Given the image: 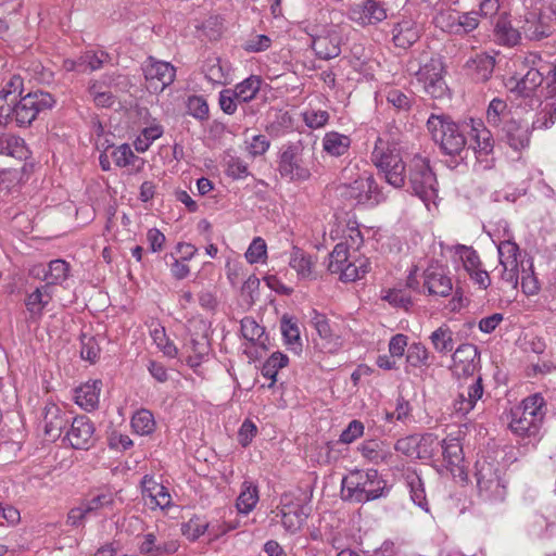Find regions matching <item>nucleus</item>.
I'll use <instances>...</instances> for the list:
<instances>
[{
  "instance_id": "nucleus-1",
  "label": "nucleus",
  "mask_w": 556,
  "mask_h": 556,
  "mask_svg": "<svg viewBox=\"0 0 556 556\" xmlns=\"http://www.w3.org/2000/svg\"><path fill=\"white\" fill-rule=\"evenodd\" d=\"M21 85V78L13 77L0 91V126L12 122L20 127L28 126L40 113L54 106L55 99L46 91L29 92L16 101L15 91Z\"/></svg>"
},
{
  "instance_id": "nucleus-2",
  "label": "nucleus",
  "mask_w": 556,
  "mask_h": 556,
  "mask_svg": "<svg viewBox=\"0 0 556 556\" xmlns=\"http://www.w3.org/2000/svg\"><path fill=\"white\" fill-rule=\"evenodd\" d=\"M387 492V482L375 469L353 470L342 480V498L351 503L374 501Z\"/></svg>"
},
{
  "instance_id": "nucleus-3",
  "label": "nucleus",
  "mask_w": 556,
  "mask_h": 556,
  "mask_svg": "<svg viewBox=\"0 0 556 556\" xmlns=\"http://www.w3.org/2000/svg\"><path fill=\"white\" fill-rule=\"evenodd\" d=\"M371 162L387 184L394 188L405 186V164L396 142L378 137L371 152Z\"/></svg>"
},
{
  "instance_id": "nucleus-4",
  "label": "nucleus",
  "mask_w": 556,
  "mask_h": 556,
  "mask_svg": "<svg viewBox=\"0 0 556 556\" xmlns=\"http://www.w3.org/2000/svg\"><path fill=\"white\" fill-rule=\"evenodd\" d=\"M545 417V401L539 394L526 397L511 413L509 427L521 439L529 442L538 441L540 429Z\"/></svg>"
},
{
  "instance_id": "nucleus-5",
  "label": "nucleus",
  "mask_w": 556,
  "mask_h": 556,
  "mask_svg": "<svg viewBox=\"0 0 556 556\" xmlns=\"http://www.w3.org/2000/svg\"><path fill=\"white\" fill-rule=\"evenodd\" d=\"M407 180L412 193L424 202L429 212L438 207V181L426 157L414 155L408 163Z\"/></svg>"
},
{
  "instance_id": "nucleus-6",
  "label": "nucleus",
  "mask_w": 556,
  "mask_h": 556,
  "mask_svg": "<svg viewBox=\"0 0 556 556\" xmlns=\"http://www.w3.org/2000/svg\"><path fill=\"white\" fill-rule=\"evenodd\" d=\"M328 270L343 282L362 279L370 269L369 260L356 251H350L346 243H338L329 254Z\"/></svg>"
},
{
  "instance_id": "nucleus-7",
  "label": "nucleus",
  "mask_w": 556,
  "mask_h": 556,
  "mask_svg": "<svg viewBox=\"0 0 556 556\" xmlns=\"http://www.w3.org/2000/svg\"><path fill=\"white\" fill-rule=\"evenodd\" d=\"M427 128L435 143L447 155H459L467 143L464 131L451 119L432 114L427 122Z\"/></svg>"
},
{
  "instance_id": "nucleus-8",
  "label": "nucleus",
  "mask_w": 556,
  "mask_h": 556,
  "mask_svg": "<svg viewBox=\"0 0 556 556\" xmlns=\"http://www.w3.org/2000/svg\"><path fill=\"white\" fill-rule=\"evenodd\" d=\"M309 513L311 507L305 498L293 492L281 494L278 506L273 510L275 519L290 533H296L302 529Z\"/></svg>"
},
{
  "instance_id": "nucleus-9",
  "label": "nucleus",
  "mask_w": 556,
  "mask_h": 556,
  "mask_svg": "<svg viewBox=\"0 0 556 556\" xmlns=\"http://www.w3.org/2000/svg\"><path fill=\"white\" fill-rule=\"evenodd\" d=\"M415 75L425 92L430 97L441 99L446 94L447 86L444 80V64L441 56L428 52L422 53Z\"/></svg>"
},
{
  "instance_id": "nucleus-10",
  "label": "nucleus",
  "mask_w": 556,
  "mask_h": 556,
  "mask_svg": "<svg viewBox=\"0 0 556 556\" xmlns=\"http://www.w3.org/2000/svg\"><path fill=\"white\" fill-rule=\"evenodd\" d=\"M341 195L356 204L374 206L383 200L374 176L367 172L357 173L351 182L342 185Z\"/></svg>"
},
{
  "instance_id": "nucleus-11",
  "label": "nucleus",
  "mask_w": 556,
  "mask_h": 556,
  "mask_svg": "<svg viewBox=\"0 0 556 556\" xmlns=\"http://www.w3.org/2000/svg\"><path fill=\"white\" fill-rule=\"evenodd\" d=\"M441 459L438 471L441 475H450L460 481L467 480V465L464 456L463 444L459 439L447 437L442 440ZM439 462V458L437 459Z\"/></svg>"
},
{
  "instance_id": "nucleus-12",
  "label": "nucleus",
  "mask_w": 556,
  "mask_h": 556,
  "mask_svg": "<svg viewBox=\"0 0 556 556\" xmlns=\"http://www.w3.org/2000/svg\"><path fill=\"white\" fill-rule=\"evenodd\" d=\"M476 478L479 493L490 501H503L506 496V485L494 464L479 460L476 464Z\"/></svg>"
},
{
  "instance_id": "nucleus-13",
  "label": "nucleus",
  "mask_w": 556,
  "mask_h": 556,
  "mask_svg": "<svg viewBox=\"0 0 556 556\" xmlns=\"http://www.w3.org/2000/svg\"><path fill=\"white\" fill-rule=\"evenodd\" d=\"M147 89L153 93L162 92L172 85L176 77V68L168 62L149 56L142 64Z\"/></svg>"
},
{
  "instance_id": "nucleus-14",
  "label": "nucleus",
  "mask_w": 556,
  "mask_h": 556,
  "mask_svg": "<svg viewBox=\"0 0 556 556\" xmlns=\"http://www.w3.org/2000/svg\"><path fill=\"white\" fill-rule=\"evenodd\" d=\"M500 264L503 267L502 279L513 288H517L519 282L520 266L525 261H520L518 245L510 240L501 241L497 245Z\"/></svg>"
},
{
  "instance_id": "nucleus-15",
  "label": "nucleus",
  "mask_w": 556,
  "mask_h": 556,
  "mask_svg": "<svg viewBox=\"0 0 556 556\" xmlns=\"http://www.w3.org/2000/svg\"><path fill=\"white\" fill-rule=\"evenodd\" d=\"M471 138L480 169H490L494 166V139L491 131L481 123L471 121Z\"/></svg>"
},
{
  "instance_id": "nucleus-16",
  "label": "nucleus",
  "mask_w": 556,
  "mask_h": 556,
  "mask_svg": "<svg viewBox=\"0 0 556 556\" xmlns=\"http://www.w3.org/2000/svg\"><path fill=\"white\" fill-rule=\"evenodd\" d=\"M517 24L529 40H541L552 33L551 16L544 14L540 9L527 12L517 20Z\"/></svg>"
},
{
  "instance_id": "nucleus-17",
  "label": "nucleus",
  "mask_w": 556,
  "mask_h": 556,
  "mask_svg": "<svg viewBox=\"0 0 556 556\" xmlns=\"http://www.w3.org/2000/svg\"><path fill=\"white\" fill-rule=\"evenodd\" d=\"M386 4L379 0H365L349 10V17L361 26L377 25L388 17Z\"/></svg>"
},
{
  "instance_id": "nucleus-18",
  "label": "nucleus",
  "mask_w": 556,
  "mask_h": 556,
  "mask_svg": "<svg viewBox=\"0 0 556 556\" xmlns=\"http://www.w3.org/2000/svg\"><path fill=\"white\" fill-rule=\"evenodd\" d=\"M424 287L430 295L448 296L453 290L447 268L439 263L430 264L424 273Z\"/></svg>"
},
{
  "instance_id": "nucleus-19",
  "label": "nucleus",
  "mask_w": 556,
  "mask_h": 556,
  "mask_svg": "<svg viewBox=\"0 0 556 556\" xmlns=\"http://www.w3.org/2000/svg\"><path fill=\"white\" fill-rule=\"evenodd\" d=\"M312 324L319 337L317 345L323 352L333 354L342 348L343 340L341 336L330 325L325 315L314 312Z\"/></svg>"
},
{
  "instance_id": "nucleus-20",
  "label": "nucleus",
  "mask_w": 556,
  "mask_h": 556,
  "mask_svg": "<svg viewBox=\"0 0 556 556\" xmlns=\"http://www.w3.org/2000/svg\"><path fill=\"white\" fill-rule=\"evenodd\" d=\"M480 355L478 348L471 343L460 344L453 354L454 372L470 377L479 369Z\"/></svg>"
},
{
  "instance_id": "nucleus-21",
  "label": "nucleus",
  "mask_w": 556,
  "mask_h": 556,
  "mask_svg": "<svg viewBox=\"0 0 556 556\" xmlns=\"http://www.w3.org/2000/svg\"><path fill=\"white\" fill-rule=\"evenodd\" d=\"M141 491L147 505L152 509H165L172 504V495L167 488L157 482L153 476L146 475L142 478Z\"/></svg>"
},
{
  "instance_id": "nucleus-22",
  "label": "nucleus",
  "mask_w": 556,
  "mask_h": 556,
  "mask_svg": "<svg viewBox=\"0 0 556 556\" xmlns=\"http://www.w3.org/2000/svg\"><path fill=\"white\" fill-rule=\"evenodd\" d=\"M94 427L87 416H77L73 419L66 439L76 450H88L93 440Z\"/></svg>"
},
{
  "instance_id": "nucleus-23",
  "label": "nucleus",
  "mask_w": 556,
  "mask_h": 556,
  "mask_svg": "<svg viewBox=\"0 0 556 556\" xmlns=\"http://www.w3.org/2000/svg\"><path fill=\"white\" fill-rule=\"evenodd\" d=\"M542 83L543 74L539 68H529L522 77H510L507 87L516 96L530 98V101L533 102L535 91Z\"/></svg>"
},
{
  "instance_id": "nucleus-24",
  "label": "nucleus",
  "mask_w": 556,
  "mask_h": 556,
  "mask_svg": "<svg viewBox=\"0 0 556 556\" xmlns=\"http://www.w3.org/2000/svg\"><path fill=\"white\" fill-rule=\"evenodd\" d=\"M482 395V379L481 377H477L458 392L457 397L453 402L454 413L459 416H466L475 408Z\"/></svg>"
},
{
  "instance_id": "nucleus-25",
  "label": "nucleus",
  "mask_w": 556,
  "mask_h": 556,
  "mask_svg": "<svg viewBox=\"0 0 556 556\" xmlns=\"http://www.w3.org/2000/svg\"><path fill=\"white\" fill-rule=\"evenodd\" d=\"M110 156L116 167L126 169L129 175L141 173L146 165V160L136 155L127 143L112 146Z\"/></svg>"
},
{
  "instance_id": "nucleus-26",
  "label": "nucleus",
  "mask_w": 556,
  "mask_h": 556,
  "mask_svg": "<svg viewBox=\"0 0 556 556\" xmlns=\"http://www.w3.org/2000/svg\"><path fill=\"white\" fill-rule=\"evenodd\" d=\"M68 418L64 408L55 403H47L42 413L43 431L52 440L58 439Z\"/></svg>"
},
{
  "instance_id": "nucleus-27",
  "label": "nucleus",
  "mask_w": 556,
  "mask_h": 556,
  "mask_svg": "<svg viewBox=\"0 0 556 556\" xmlns=\"http://www.w3.org/2000/svg\"><path fill=\"white\" fill-rule=\"evenodd\" d=\"M506 143L515 151L519 152L529 147L530 131L527 123H522L511 116L502 127Z\"/></svg>"
},
{
  "instance_id": "nucleus-28",
  "label": "nucleus",
  "mask_w": 556,
  "mask_h": 556,
  "mask_svg": "<svg viewBox=\"0 0 556 556\" xmlns=\"http://www.w3.org/2000/svg\"><path fill=\"white\" fill-rule=\"evenodd\" d=\"M138 547L144 556H160L175 553L179 543L177 540H161L154 532H148L139 538Z\"/></svg>"
},
{
  "instance_id": "nucleus-29",
  "label": "nucleus",
  "mask_w": 556,
  "mask_h": 556,
  "mask_svg": "<svg viewBox=\"0 0 556 556\" xmlns=\"http://www.w3.org/2000/svg\"><path fill=\"white\" fill-rule=\"evenodd\" d=\"M421 28L410 17H403L392 28V40L399 48L407 49L420 37Z\"/></svg>"
},
{
  "instance_id": "nucleus-30",
  "label": "nucleus",
  "mask_w": 556,
  "mask_h": 556,
  "mask_svg": "<svg viewBox=\"0 0 556 556\" xmlns=\"http://www.w3.org/2000/svg\"><path fill=\"white\" fill-rule=\"evenodd\" d=\"M341 37L337 29L331 28L324 35H318L313 39L312 48L316 55L324 60L336 58L340 54Z\"/></svg>"
},
{
  "instance_id": "nucleus-31",
  "label": "nucleus",
  "mask_w": 556,
  "mask_h": 556,
  "mask_svg": "<svg viewBox=\"0 0 556 556\" xmlns=\"http://www.w3.org/2000/svg\"><path fill=\"white\" fill-rule=\"evenodd\" d=\"M52 298V287L48 285L36 288L26 296L25 306L33 321H38L41 318L45 308L50 304Z\"/></svg>"
},
{
  "instance_id": "nucleus-32",
  "label": "nucleus",
  "mask_w": 556,
  "mask_h": 556,
  "mask_svg": "<svg viewBox=\"0 0 556 556\" xmlns=\"http://www.w3.org/2000/svg\"><path fill=\"white\" fill-rule=\"evenodd\" d=\"M519 24H513L507 16H500L494 27L495 41L505 47H516L521 42Z\"/></svg>"
},
{
  "instance_id": "nucleus-33",
  "label": "nucleus",
  "mask_w": 556,
  "mask_h": 556,
  "mask_svg": "<svg viewBox=\"0 0 556 556\" xmlns=\"http://www.w3.org/2000/svg\"><path fill=\"white\" fill-rule=\"evenodd\" d=\"M279 173L290 180L303 181L309 177V170L302 166L292 149L282 152L279 161Z\"/></svg>"
},
{
  "instance_id": "nucleus-34",
  "label": "nucleus",
  "mask_w": 556,
  "mask_h": 556,
  "mask_svg": "<svg viewBox=\"0 0 556 556\" xmlns=\"http://www.w3.org/2000/svg\"><path fill=\"white\" fill-rule=\"evenodd\" d=\"M102 390V381L89 380L75 390V402L85 410H93L98 407Z\"/></svg>"
},
{
  "instance_id": "nucleus-35",
  "label": "nucleus",
  "mask_w": 556,
  "mask_h": 556,
  "mask_svg": "<svg viewBox=\"0 0 556 556\" xmlns=\"http://www.w3.org/2000/svg\"><path fill=\"white\" fill-rule=\"evenodd\" d=\"M403 480L413 503L422 510L429 511L425 483L421 477L415 470L407 469L403 475Z\"/></svg>"
},
{
  "instance_id": "nucleus-36",
  "label": "nucleus",
  "mask_w": 556,
  "mask_h": 556,
  "mask_svg": "<svg viewBox=\"0 0 556 556\" xmlns=\"http://www.w3.org/2000/svg\"><path fill=\"white\" fill-rule=\"evenodd\" d=\"M36 276L42 274L46 285L53 288L65 281L70 276V265L63 260H53L47 266H39L34 269Z\"/></svg>"
},
{
  "instance_id": "nucleus-37",
  "label": "nucleus",
  "mask_w": 556,
  "mask_h": 556,
  "mask_svg": "<svg viewBox=\"0 0 556 556\" xmlns=\"http://www.w3.org/2000/svg\"><path fill=\"white\" fill-rule=\"evenodd\" d=\"M316 260L299 248H293L290 254L289 266L296 271L299 279H315Z\"/></svg>"
},
{
  "instance_id": "nucleus-38",
  "label": "nucleus",
  "mask_w": 556,
  "mask_h": 556,
  "mask_svg": "<svg viewBox=\"0 0 556 556\" xmlns=\"http://www.w3.org/2000/svg\"><path fill=\"white\" fill-rule=\"evenodd\" d=\"M118 83L111 76H105L100 81H94L89 86V94L98 106L110 108L114 104L115 98L111 87H117Z\"/></svg>"
},
{
  "instance_id": "nucleus-39",
  "label": "nucleus",
  "mask_w": 556,
  "mask_h": 556,
  "mask_svg": "<svg viewBox=\"0 0 556 556\" xmlns=\"http://www.w3.org/2000/svg\"><path fill=\"white\" fill-rule=\"evenodd\" d=\"M258 501V486L250 480L243 481L239 495L236 500V508L238 513L241 515H249L255 508Z\"/></svg>"
},
{
  "instance_id": "nucleus-40",
  "label": "nucleus",
  "mask_w": 556,
  "mask_h": 556,
  "mask_svg": "<svg viewBox=\"0 0 556 556\" xmlns=\"http://www.w3.org/2000/svg\"><path fill=\"white\" fill-rule=\"evenodd\" d=\"M164 134V128L156 118H152L141 129L139 135L134 141L135 150L138 153H143L149 150L151 144L161 138Z\"/></svg>"
},
{
  "instance_id": "nucleus-41",
  "label": "nucleus",
  "mask_w": 556,
  "mask_h": 556,
  "mask_svg": "<svg viewBox=\"0 0 556 556\" xmlns=\"http://www.w3.org/2000/svg\"><path fill=\"white\" fill-rule=\"evenodd\" d=\"M494 65V58L485 53L477 54L466 63L471 76L478 81L488 80L493 73Z\"/></svg>"
},
{
  "instance_id": "nucleus-42",
  "label": "nucleus",
  "mask_w": 556,
  "mask_h": 556,
  "mask_svg": "<svg viewBox=\"0 0 556 556\" xmlns=\"http://www.w3.org/2000/svg\"><path fill=\"white\" fill-rule=\"evenodd\" d=\"M182 356L191 368L195 369L201 365L208 353V344L204 338L197 340L191 338L182 346Z\"/></svg>"
},
{
  "instance_id": "nucleus-43",
  "label": "nucleus",
  "mask_w": 556,
  "mask_h": 556,
  "mask_svg": "<svg viewBox=\"0 0 556 556\" xmlns=\"http://www.w3.org/2000/svg\"><path fill=\"white\" fill-rule=\"evenodd\" d=\"M351 138L338 131L326 132L323 138V149L331 156H342L351 147Z\"/></svg>"
},
{
  "instance_id": "nucleus-44",
  "label": "nucleus",
  "mask_w": 556,
  "mask_h": 556,
  "mask_svg": "<svg viewBox=\"0 0 556 556\" xmlns=\"http://www.w3.org/2000/svg\"><path fill=\"white\" fill-rule=\"evenodd\" d=\"M241 334L242 337L251 342L253 345L265 348L267 337L265 336V329L258 325L254 318L244 317L241 320Z\"/></svg>"
},
{
  "instance_id": "nucleus-45",
  "label": "nucleus",
  "mask_w": 556,
  "mask_h": 556,
  "mask_svg": "<svg viewBox=\"0 0 556 556\" xmlns=\"http://www.w3.org/2000/svg\"><path fill=\"white\" fill-rule=\"evenodd\" d=\"M27 153L28 150L22 138L7 135L0 136V154L23 160L27 157Z\"/></svg>"
},
{
  "instance_id": "nucleus-46",
  "label": "nucleus",
  "mask_w": 556,
  "mask_h": 556,
  "mask_svg": "<svg viewBox=\"0 0 556 556\" xmlns=\"http://www.w3.org/2000/svg\"><path fill=\"white\" fill-rule=\"evenodd\" d=\"M262 86V78L257 75H251L241 83L237 84L233 91L239 102H250L258 93Z\"/></svg>"
},
{
  "instance_id": "nucleus-47",
  "label": "nucleus",
  "mask_w": 556,
  "mask_h": 556,
  "mask_svg": "<svg viewBox=\"0 0 556 556\" xmlns=\"http://www.w3.org/2000/svg\"><path fill=\"white\" fill-rule=\"evenodd\" d=\"M442 441L433 433H426L418 438V459L434 460L440 451Z\"/></svg>"
},
{
  "instance_id": "nucleus-48",
  "label": "nucleus",
  "mask_w": 556,
  "mask_h": 556,
  "mask_svg": "<svg viewBox=\"0 0 556 556\" xmlns=\"http://www.w3.org/2000/svg\"><path fill=\"white\" fill-rule=\"evenodd\" d=\"M507 104L504 100L493 99L486 111V121L493 127L504 126L506 121H510Z\"/></svg>"
},
{
  "instance_id": "nucleus-49",
  "label": "nucleus",
  "mask_w": 556,
  "mask_h": 556,
  "mask_svg": "<svg viewBox=\"0 0 556 556\" xmlns=\"http://www.w3.org/2000/svg\"><path fill=\"white\" fill-rule=\"evenodd\" d=\"M131 427L139 435L151 434L155 429L153 414L144 408L137 410L131 418Z\"/></svg>"
},
{
  "instance_id": "nucleus-50",
  "label": "nucleus",
  "mask_w": 556,
  "mask_h": 556,
  "mask_svg": "<svg viewBox=\"0 0 556 556\" xmlns=\"http://www.w3.org/2000/svg\"><path fill=\"white\" fill-rule=\"evenodd\" d=\"M203 72L208 81L224 85L229 78L227 70L218 58H210L203 65Z\"/></svg>"
},
{
  "instance_id": "nucleus-51",
  "label": "nucleus",
  "mask_w": 556,
  "mask_h": 556,
  "mask_svg": "<svg viewBox=\"0 0 556 556\" xmlns=\"http://www.w3.org/2000/svg\"><path fill=\"white\" fill-rule=\"evenodd\" d=\"M151 338L156 348L167 357L174 358L178 355V349L166 336L165 328L161 325H155L151 329Z\"/></svg>"
},
{
  "instance_id": "nucleus-52",
  "label": "nucleus",
  "mask_w": 556,
  "mask_h": 556,
  "mask_svg": "<svg viewBox=\"0 0 556 556\" xmlns=\"http://www.w3.org/2000/svg\"><path fill=\"white\" fill-rule=\"evenodd\" d=\"M244 257L251 265L265 264L268 258L266 241L262 237H255L248 247Z\"/></svg>"
},
{
  "instance_id": "nucleus-53",
  "label": "nucleus",
  "mask_w": 556,
  "mask_h": 556,
  "mask_svg": "<svg viewBox=\"0 0 556 556\" xmlns=\"http://www.w3.org/2000/svg\"><path fill=\"white\" fill-rule=\"evenodd\" d=\"M457 17L456 10L442 9L434 16L433 23L445 33L458 35Z\"/></svg>"
},
{
  "instance_id": "nucleus-54",
  "label": "nucleus",
  "mask_w": 556,
  "mask_h": 556,
  "mask_svg": "<svg viewBox=\"0 0 556 556\" xmlns=\"http://www.w3.org/2000/svg\"><path fill=\"white\" fill-rule=\"evenodd\" d=\"M381 299L394 307L408 309L412 305V296L407 288H392L382 291Z\"/></svg>"
},
{
  "instance_id": "nucleus-55",
  "label": "nucleus",
  "mask_w": 556,
  "mask_h": 556,
  "mask_svg": "<svg viewBox=\"0 0 556 556\" xmlns=\"http://www.w3.org/2000/svg\"><path fill=\"white\" fill-rule=\"evenodd\" d=\"M430 341L438 353L446 354L454 348L452 331L445 327H439L430 336Z\"/></svg>"
},
{
  "instance_id": "nucleus-56",
  "label": "nucleus",
  "mask_w": 556,
  "mask_h": 556,
  "mask_svg": "<svg viewBox=\"0 0 556 556\" xmlns=\"http://www.w3.org/2000/svg\"><path fill=\"white\" fill-rule=\"evenodd\" d=\"M556 118V103L554 101H546L543 103L540 112H538L535 119L532 122L533 129H547L555 124Z\"/></svg>"
},
{
  "instance_id": "nucleus-57",
  "label": "nucleus",
  "mask_w": 556,
  "mask_h": 556,
  "mask_svg": "<svg viewBox=\"0 0 556 556\" xmlns=\"http://www.w3.org/2000/svg\"><path fill=\"white\" fill-rule=\"evenodd\" d=\"M109 59V54L104 51H86L78 58V64L83 68L81 73H85L99 70Z\"/></svg>"
},
{
  "instance_id": "nucleus-58",
  "label": "nucleus",
  "mask_w": 556,
  "mask_h": 556,
  "mask_svg": "<svg viewBox=\"0 0 556 556\" xmlns=\"http://www.w3.org/2000/svg\"><path fill=\"white\" fill-rule=\"evenodd\" d=\"M288 361L289 358L287 355L280 352L273 353L264 363L262 367V375L275 382L279 369L286 367L288 365Z\"/></svg>"
},
{
  "instance_id": "nucleus-59",
  "label": "nucleus",
  "mask_w": 556,
  "mask_h": 556,
  "mask_svg": "<svg viewBox=\"0 0 556 556\" xmlns=\"http://www.w3.org/2000/svg\"><path fill=\"white\" fill-rule=\"evenodd\" d=\"M406 362L415 368L429 366V352L427 348L419 342L410 344L407 349Z\"/></svg>"
},
{
  "instance_id": "nucleus-60",
  "label": "nucleus",
  "mask_w": 556,
  "mask_h": 556,
  "mask_svg": "<svg viewBox=\"0 0 556 556\" xmlns=\"http://www.w3.org/2000/svg\"><path fill=\"white\" fill-rule=\"evenodd\" d=\"M207 528L208 522L205 519L194 516L182 525L181 531L188 540L195 541L206 532Z\"/></svg>"
},
{
  "instance_id": "nucleus-61",
  "label": "nucleus",
  "mask_w": 556,
  "mask_h": 556,
  "mask_svg": "<svg viewBox=\"0 0 556 556\" xmlns=\"http://www.w3.org/2000/svg\"><path fill=\"white\" fill-rule=\"evenodd\" d=\"M361 454L368 460L379 464L386 459V454L382 451V442L377 440L364 441L359 446Z\"/></svg>"
},
{
  "instance_id": "nucleus-62",
  "label": "nucleus",
  "mask_w": 556,
  "mask_h": 556,
  "mask_svg": "<svg viewBox=\"0 0 556 556\" xmlns=\"http://www.w3.org/2000/svg\"><path fill=\"white\" fill-rule=\"evenodd\" d=\"M519 278H521V290L527 295H534L540 290V283L538 278L534 276L532 270V264H529V268H525V264L520 266Z\"/></svg>"
},
{
  "instance_id": "nucleus-63",
  "label": "nucleus",
  "mask_w": 556,
  "mask_h": 556,
  "mask_svg": "<svg viewBox=\"0 0 556 556\" xmlns=\"http://www.w3.org/2000/svg\"><path fill=\"white\" fill-rule=\"evenodd\" d=\"M281 332L288 345H293L294 348L301 346L300 329L295 321L283 317L281 320Z\"/></svg>"
},
{
  "instance_id": "nucleus-64",
  "label": "nucleus",
  "mask_w": 556,
  "mask_h": 556,
  "mask_svg": "<svg viewBox=\"0 0 556 556\" xmlns=\"http://www.w3.org/2000/svg\"><path fill=\"white\" fill-rule=\"evenodd\" d=\"M305 125L312 129L324 127L329 121V113L325 110L309 109L303 113Z\"/></svg>"
}]
</instances>
